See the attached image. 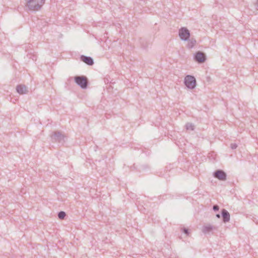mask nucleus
Returning <instances> with one entry per match:
<instances>
[{
    "label": "nucleus",
    "mask_w": 258,
    "mask_h": 258,
    "mask_svg": "<svg viewBox=\"0 0 258 258\" xmlns=\"http://www.w3.org/2000/svg\"><path fill=\"white\" fill-rule=\"evenodd\" d=\"M75 83L82 89H86L89 82L87 78L84 76H77L74 77Z\"/></svg>",
    "instance_id": "1"
},
{
    "label": "nucleus",
    "mask_w": 258,
    "mask_h": 258,
    "mask_svg": "<svg viewBox=\"0 0 258 258\" xmlns=\"http://www.w3.org/2000/svg\"><path fill=\"white\" fill-rule=\"evenodd\" d=\"M45 1H27L26 7L31 11H37L44 5Z\"/></svg>",
    "instance_id": "2"
},
{
    "label": "nucleus",
    "mask_w": 258,
    "mask_h": 258,
    "mask_svg": "<svg viewBox=\"0 0 258 258\" xmlns=\"http://www.w3.org/2000/svg\"><path fill=\"white\" fill-rule=\"evenodd\" d=\"M184 83L185 85L190 89H193L196 86V80L194 76L187 75L185 78Z\"/></svg>",
    "instance_id": "3"
},
{
    "label": "nucleus",
    "mask_w": 258,
    "mask_h": 258,
    "mask_svg": "<svg viewBox=\"0 0 258 258\" xmlns=\"http://www.w3.org/2000/svg\"><path fill=\"white\" fill-rule=\"evenodd\" d=\"M52 142L63 143L64 136L61 132L59 131H55L52 132L50 135Z\"/></svg>",
    "instance_id": "4"
},
{
    "label": "nucleus",
    "mask_w": 258,
    "mask_h": 258,
    "mask_svg": "<svg viewBox=\"0 0 258 258\" xmlns=\"http://www.w3.org/2000/svg\"><path fill=\"white\" fill-rule=\"evenodd\" d=\"M190 35L189 31L185 27H181L178 30V36L182 40L187 41Z\"/></svg>",
    "instance_id": "5"
},
{
    "label": "nucleus",
    "mask_w": 258,
    "mask_h": 258,
    "mask_svg": "<svg viewBox=\"0 0 258 258\" xmlns=\"http://www.w3.org/2000/svg\"><path fill=\"white\" fill-rule=\"evenodd\" d=\"M213 175L215 178L220 180L225 181L226 180L227 175L226 173L222 170L219 169L216 170L214 172Z\"/></svg>",
    "instance_id": "6"
},
{
    "label": "nucleus",
    "mask_w": 258,
    "mask_h": 258,
    "mask_svg": "<svg viewBox=\"0 0 258 258\" xmlns=\"http://www.w3.org/2000/svg\"><path fill=\"white\" fill-rule=\"evenodd\" d=\"M195 60L199 63H203L206 60V55L201 51H198L194 57Z\"/></svg>",
    "instance_id": "7"
},
{
    "label": "nucleus",
    "mask_w": 258,
    "mask_h": 258,
    "mask_svg": "<svg viewBox=\"0 0 258 258\" xmlns=\"http://www.w3.org/2000/svg\"><path fill=\"white\" fill-rule=\"evenodd\" d=\"M215 230H217V227L210 224L204 226L202 229V232L205 234H208Z\"/></svg>",
    "instance_id": "8"
},
{
    "label": "nucleus",
    "mask_w": 258,
    "mask_h": 258,
    "mask_svg": "<svg viewBox=\"0 0 258 258\" xmlns=\"http://www.w3.org/2000/svg\"><path fill=\"white\" fill-rule=\"evenodd\" d=\"M17 92L20 95L26 94L28 92V88L23 84H19L16 87Z\"/></svg>",
    "instance_id": "9"
},
{
    "label": "nucleus",
    "mask_w": 258,
    "mask_h": 258,
    "mask_svg": "<svg viewBox=\"0 0 258 258\" xmlns=\"http://www.w3.org/2000/svg\"><path fill=\"white\" fill-rule=\"evenodd\" d=\"M80 59L88 66H93L94 63L93 59L90 56L82 55Z\"/></svg>",
    "instance_id": "10"
},
{
    "label": "nucleus",
    "mask_w": 258,
    "mask_h": 258,
    "mask_svg": "<svg viewBox=\"0 0 258 258\" xmlns=\"http://www.w3.org/2000/svg\"><path fill=\"white\" fill-rule=\"evenodd\" d=\"M221 216L223 218V221L224 223H226L229 221L230 217V214L226 209H223L222 210Z\"/></svg>",
    "instance_id": "11"
},
{
    "label": "nucleus",
    "mask_w": 258,
    "mask_h": 258,
    "mask_svg": "<svg viewBox=\"0 0 258 258\" xmlns=\"http://www.w3.org/2000/svg\"><path fill=\"white\" fill-rule=\"evenodd\" d=\"M187 41H188V42H187L186 46L188 48H192L196 43V40L193 38H189Z\"/></svg>",
    "instance_id": "12"
},
{
    "label": "nucleus",
    "mask_w": 258,
    "mask_h": 258,
    "mask_svg": "<svg viewBox=\"0 0 258 258\" xmlns=\"http://www.w3.org/2000/svg\"><path fill=\"white\" fill-rule=\"evenodd\" d=\"M180 230L182 232H183L186 236H189L190 232H189V230L187 228L184 227H181Z\"/></svg>",
    "instance_id": "13"
},
{
    "label": "nucleus",
    "mask_w": 258,
    "mask_h": 258,
    "mask_svg": "<svg viewBox=\"0 0 258 258\" xmlns=\"http://www.w3.org/2000/svg\"><path fill=\"white\" fill-rule=\"evenodd\" d=\"M185 127L187 130L193 131L195 128V126L192 123H187L185 125Z\"/></svg>",
    "instance_id": "14"
},
{
    "label": "nucleus",
    "mask_w": 258,
    "mask_h": 258,
    "mask_svg": "<svg viewBox=\"0 0 258 258\" xmlns=\"http://www.w3.org/2000/svg\"><path fill=\"white\" fill-rule=\"evenodd\" d=\"M66 216V214L63 211H60L58 213V217L60 219H63Z\"/></svg>",
    "instance_id": "15"
},
{
    "label": "nucleus",
    "mask_w": 258,
    "mask_h": 258,
    "mask_svg": "<svg viewBox=\"0 0 258 258\" xmlns=\"http://www.w3.org/2000/svg\"><path fill=\"white\" fill-rule=\"evenodd\" d=\"M237 147V145L236 143H231L230 144V148L233 150L236 149Z\"/></svg>",
    "instance_id": "16"
},
{
    "label": "nucleus",
    "mask_w": 258,
    "mask_h": 258,
    "mask_svg": "<svg viewBox=\"0 0 258 258\" xmlns=\"http://www.w3.org/2000/svg\"><path fill=\"white\" fill-rule=\"evenodd\" d=\"M172 168H173L172 164H169L168 165L166 166V169L169 171H170Z\"/></svg>",
    "instance_id": "17"
},
{
    "label": "nucleus",
    "mask_w": 258,
    "mask_h": 258,
    "mask_svg": "<svg viewBox=\"0 0 258 258\" xmlns=\"http://www.w3.org/2000/svg\"><path fill=\"white\" fill-rule=\"evenodd\" d=\"M213 209L214 211H218L219 209V207L217 205H215L213 207Z\"/></svg>",
    "instance_id": "18"
},
{
    "label": "nucleus",
    "mask_w": 258,
    "mask_h": 258,
    "mask_svg": "<svg viewBox=\"0 0 258 258\" xmlns=\"http://www.w3.org/2000/svg\"><path fill=\"white\" fill-rule=\"evenodd\" d=\"M255 9L258 10V1L254 5Z\"/></svg>",
    "instance_id": "19"
},
{
    "label": "nucleus",
    "mask_w": 258,
    "mask_h": 258,
    "mask_svg": "<svg viewBox=\"0 0 258 258\" xmlns=\"http://www.w3.org/2000/svg\"><path fill=\"white\" fill-rule=\"evenodd\" d=\"M32 59L33 60H36V56H35V55H32Z\"/></svg>",
    "instance_id": "20"
},
{
    "label": "nucleus",
    "mask_w": 258,
    "mask_h": 258,
    "mask_svg": "<svg viewBox=\"0 0 258 258\" xmlns=\"http://www.w3.org/2000/svg\"><path fill=\"white\" fill-rule=\"evenodd\" d=\"M216 217H217V218H220L221 217V215H220V214H216Z\"/></svg>",
    "instance_id": "21"
}]
</instances>
